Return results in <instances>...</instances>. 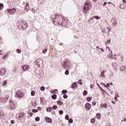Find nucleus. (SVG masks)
Wrapping results in <instances>:
<instances>
[{
    "label": "nucleus",
    "instance_id": "obj_57",
    "mask_svg": "<svg viewBox=\"0 0 126 126\" xmlns=\"http://www.w3.org/2000/svg\"><path fill=\"white\" fill-rule=\"evenodd\" d=\"M114 75V73H111V74L109 75L110 77H111V76H113Z\"/></svg>",
    "mask_w": 126,
    "mask_h": 126
},
{
    "label": "nucleus",
    "instance_id": "obj_27",
    "mask_svg": "<svg viewBox=\"0 0 126 126\" xmlns=\"http://www.w3.org/2000/svg\"><path fill=\"white\" fill-rule=\"evenodd\" d=\"M47 112H52V107H47L46 108Z\"/></svg>",
    "mask_w": 126,
    "mask_h": 126
},
{
    "label": "nucleus",
    "instance_id": "obj_60",
    "mask_svg": "<svg viewBox=\"0 0 126 126\" xmlns=\"http://www.w3.org/2000/svg\"><path fill=\"white\" fill-rule=\"evenodd\" d=\"M110 31H111V30H110V29H109L108 30V35H109V34H110Z\"/></svg>",
    "mask_w": 126,
    "mask_h": 126
},
{
    "label": "nucleus",
    "instance_id": "obj_25",
    "mask_svg": "<svg viewBox=\"0 0 126 126\" xmlns=\"http://www.w3.org/2000/svg\"><path fill=\"white\" fill-rule=\"evenodd\" d=\"M87 94H88V92H87V91H86V90L84 91L83 93V96H86V95H87Z\"/></svg>",
    "mask_w": 126,
    "mask_h": 126
},
{
    "label": "nucleus",
    "instance_id": "obj_17",
    "mask_svg": "<svg viewBox=\"0 0 126 126\" xmlns=\"http://www.w3.org/2000/svg\"><path fill=\"white\" fill-rule=\"evenodd\" d=\"M105 72H106V71L102 70L100 73V77H104V76H105V75H104Z\"/></svg>",
    "mask_w": 126,
    "mask_h": 126
},
{
    "label": "nucleus",
    "instance_id": "obj_59",
    "mask_svg": "<svg viewBox=\"0 0 126 126\" xmlns=\"http://www.w3.org/2000/svg\"><path fill=\"white\" fill-rule=\"evenodd\" d=\"M106 4H107V2H105L103 3V5L104 6H105V5H106Z\"/></svg>",
    "mask_w": 126,
    "mask_h": 126
},
{
    "label": "nucleus",
    "instance_id": "obj_32",
    "mask_svg": "<svg viewBox=\"0 0 126 126\" xmlns=\"http://www.w3.org/2000/svg\"><path fill=\"white\" fill-rule=\"evenodd\" d=\"M3 8V4L0 3V10Z\"/></svg>",
    "mask_w": 126,
    "mask_h": 126
},
{
    "label": "nucleus",
    "instance_id": "obj_52",
    "mask_svg": "<svg viewBox=\"0 0 126 126\" xmlns=\"http://www.w3.org/2000/svg\"><path fill=\"white\" fill-rule=\"evenodd\" d=\"M100 108H104V104L102 103L100 104Z\"/></svg>",
    "mask_w": 126,
    "mask_h": 126
},
{
    "label": "nucleus",
    "instance_id": "obj_6",
    "mask_svg": "<svg viewBox=\"0 0 126 126\" xmlns=\"http://www.w3.org/2000/svg\"><path fill=\"white\" fill-rule=\"evenodd\" d=\"M7 11L8 13H9L10 14H14V13L16 12V8H13L11 9H7Z\"/></svg>",
    "mask_w": 126,
    "mask_h": 126
},
{
    "label": "nucleus",
    "instance_id": "obj_51",
    "mask_svg": "<svg viewBox=\"0 0 126 126\" xmlns=\"http://www.w3.org/2000/svg\"><path fill=\"white\" fill-rule=\"evenodd\" d=\"M46 52H47V49H45V50H43L42 53H43V54H45V53H46Z\"/></svg>",
    "mask_w": 126,
    "mask_h": 126
},
{
    "label": "nucleus",
    "instance_id": "obj_16",
    "mask_svg": "<svg viewBox=\"0 0 126 126\" xmlns=\"http://www.w3.org/2000/svg\"><path fill=\"white\" fill-rule=\"evenodd\" d=\"M17 116H18V119H20V118H23V117H24V113H22L20 114H17Z\"/></svg>",
    "mask_w": 126,
    "mask_h": 126
},
{
    "label": "nucleus",
    "instance_id": "obj_62",
    "mask_svg": "<svg viewBox=\"0 0 126 126\" xmlns=\"http://www.w3.org/2000/svg\"><path fill=\"white\" fill-rule=\"evenodd\" d=\"M106 85H107V87H110V84L109 83H107L106 84Z\"/></svg>",
    "mask_w": 126,
    "mask_h": 126
},
{
    "label": "nucleus",
    "instance_id": "obj_24",
    "mask_svg": "<svg viewBox=\"0 0 126 126\" xmlns=\"http://www.w3.org/2000/svg\"><path fill=\"white\" fill-rule=\"evenodd\" d=\"M99 50H101V51L103 52H104V49H103L102 48H99V46H97L96 47V51H98V52H100V51H99Z\"/></svg>",
    "mask_w": 126,
    "mask_h": 126
},
{
    "label": "nucleus",
    "instance_id": "obj_19",
    "mask_svg": "<svg viewBox=\"0 0 126 126\" xmlns=\"http://www.w3.org/2000/svg\"><path fill=\"white\" fill-rule=\"evenodd\" d=\"M125 70V72H126V66H122L120 68V71H124Z\"/></svg>",
    "mask_w": 126,
    "mask_h": 126
},
{
    "label": "nucleus",
    "instance_id": "obj_48",
    "mask_svg": "<svg viewBox=\"0 0 126 126\" xmlns=\"http://www.w3.org/2000/svg\"><path fill=\"white\" fill-rule=\"evenodd\" d=\"M63 98H64V99H66L67 98V95L66 94H64L63 95Z\"/></svg>",
    "mask_w": 126,
    "mask_h": 126
},
{
    "label": "nucleus",
    "instance_id": "obj_46",
    "mask_svg": "<svg viewBox=\"0 0 126 126\" xmlns=\"http://www.w3.org/2000/svg\"><path fill=\"white\" fill-rule=\"evenodd\" d=\"M59 114H60V115H63V111L60 110L59 111Z\"/></svg>",
    "mask_w": 126,
    "mask_h": 126
},
{
    "label": "nucleus",
    "instance_id": "obj_53",
    "mask_svg": "<svg viewBox=\"0 0 126 126\" xmlns=\"http://www.w3.org/2000/svg\"><path fill=\"white\" fill-rule=\"evenodd\" d=\"M101 85H103L104 86V87H107V86H106V84H105V83H101Z\"/></svg>",
    "mask_w": 126,
    "mask_h": 126
},
{
    "label": "nucleus",
    "instance_id": "obj_11",
    "mask_svg": "<svg viewBox=\"0 0 126 126\" xmlns=\"http://www.w3.org/2000/svg\"><path fill=\"white\" fill-rule=\"evenodd\" d=\"M22 68L23 69L24 71H26L27 69H29V66L27 65H24L22 66Z\"/></svg>",
    "mask_w": 126,
    "mask_h": 126
},
{
    "label": "nucleus",
    "instance_id": "obj_22",
    "mask_svg": "<svg viewBox=\"0 0 126 126\" xmlns=\"http://www.w3.org/2000/svg\"><path fill=\"white\" fill-rule=\"evenodd\" d=\"M0 118H3V112L1 110H0Z\"/></svg>",
    "mask_w": 126,
    "mask_h": 126
},
{
    "label": "nucleus",
    "instance_id": "obj_35",
    "mask_svg": "<svg viewBox=\"0 0 126 126\" xmlns=\"http://www.w3.org/2000/svg\"><path fill=\"white\" fill-rule=\"evenodd\" d=\"M96 117L97 119H100V118H101V115L100 113L96 114Z\"/></svg>",
    "mask_w": 126,
    "mask_h": 126
},
{
    "label": "nucleus",
    "instance_id": "obj_43",
    "mask_svg": "<svg viewBox=\"0 0 126 126\" xmlns=\"http://www.w3.org/2000/svg\"><path fill=\"white\" fill-rule=\"evenodd\" d=\"M6 84H7V82L6 81H4L2 85H3V86H5Z\"/></svg>",
    "mask_w": 126,
    "mask_h": 126
},
{
    "label": "nucleus",
    "instance_id": "obj_21",
    "mask_svg": "<svg viewBox=\"0 0 126 126\" xmlns=\"http://www.w3.org/2000/svg\"><path fill=\"white\" fill-rule=\"evenodd\" d=\"M57 103L58 105H60V106H63V102L61 100H58Z\"/></svg>",
    "mask_w": 126,
    "mask_h": 126
},
{
    "label": "nucleus",
    "instance_id": "obj_55",
    "mask_svg": "<svg viewBox=\"0 0 126 126\" xmlns=\"http://www.w3.org/2000/svg\"><path fill=\"white\" fill-rule=\"evenodd\" d=\"M37 109L39 110V111H41V110H42V107H37Z\"/></svg>",
    "mask_w": 126,
    "mask_h": 126
},
{
    "label": "nucleus",
    "instance_id": "obj_36",
    "mask_svg": "<svg viewBox=\"0 0 126 126\" xmlns=\"http://www.w3.org/2000/svg\"><path fill=\"white\" fill-rule=\"evenodd\" d=\"M52 109L53 110H57V109H58V106H57V105H54L53 107H52Z\"/></svg>",
    "mask_w": 126,
    "mask_h": 126
},
{
    "label": "nucleus",
    "instance_id": "obj_1",
    "mask_svg": "<svg viewBox=\"0 0 126 126\" xmlns=\"http://www.w3.org/2000/svg\"><path fill=\"white\" fill-rule=\"evenodd\" d=\"M50 18H51V20H52L54 23L56 22V23L60 24V25H63L65 28L70 27V23H69V21L65 20L61 15L52 14Z\"/></svg>",
    "mask_w": 126,
    "mask_h": 126
},
{
    "label": "nucleus",
    "instance_id": "obj_3",
    "mask_svg": "<svg viewBox=\"0 0 126 126\" xmlns=\"http://www.w3.org/2000/svg\"><path fill=\"white\" fill-rule=\"evenodd\" d=\"M23 95H24V94L20 90L17 91L16 93V97H17V98H20L23 96Z\"/></svg>",
    "mask_w": 126,
    "mask_h": 126
},
{
    "label": "nucleus",
    "instance_id": "obj_45",
    "mask_svg": "<svg viewBox=\"0 0 126 126\" xmlns=\"http://www.w3.org/2000/svg\"><path fill=\"white\" fill-rule=\"evenodd\" d=\"M68 73H69V71H68V70H66L65 71V75H68Z\"/></svg>",
    "mask_w": 126,
    "mask_h": 126
},
{
    "label": "nucleus",
    "instance_id": "obj_15",
    "mask_svg": "<svg viewBox=\"0 0 126 126\" xmlns=\"http://www.w3.org/2000/svg\"><path fill=\"white\" fill-rule=\"evenodd\" d=\"M112 65H113V66H114V69L115 70H118V68H117V63L116 62L113 63H112Z\"/></svg>",
    "mask_w": 126,
    "mask_h": 126
},
{
    "label": "nucleus",
    "instance_id": "obj_38",
    "mask_svg": "<svg viewBox=\"0 0 126 126\" xmlns=\"http://www.w3.org/2000/svg\"><path fill=\"white\" fill-rule=\"evenodd\" d=\"M32 113H37L38 110L35 109H33L32 110Z\"/></svg>",
    "mask_w": 126,
    "mask_h": 126
},
{
    "label": "nucleus",
    "instance_id": "obj_41",
    "mask_svg": "<svg viewBox=\"0 0 126 126\" xmlns=\"http://www.w3.org/2000/svg\"><path fill=\"white\" fill-rule=\"evenodd\" d=\"M103 108H108V105H107V103H105L103 104Z\"/></svg>",
    "mask_w": 126,
    "mask_h": 126
},
{
    "label": "nucleus",
    "instance_id": "obj_26",
    "mask_svg": "<svg viewBox=\"0 0 126 126\" xmlns=\"http://www.w3.org/2000/svg\"><path fill=\"white\" fill-rule=\"evenodd\" d=\"M51 98L53 99V100H56L57 99V95L56 94H53L52 95Z\"/></svg>",
    "mask_w": 126,
    "mask_h": 126
},
{
    "label": "nucleus",
    "instance_id": "obj_8",
    "mask_svg": "<svg viewBox=\"0 0 126 126\" xmlns=\"http://www.w3.org/2000/svg\"><path fill=\"white\" fill-rule=\"evenodd\" d=\"M24 10L26 12H28L29 10H30V7H29V3L26 2V5H25V9Z\"/></svg>",
    "mask_w": 126,
    "mask_h": 126
},
{
    "label": "nucleus",
    "instance_id": "obj_34",
    "mask_svg": "<svg viewBox=\"0 0 126 126\" xmlns=\"http://www.w3.org/2000/svg\"><path fill=\"white\" fill-rule=\"evenodd\" d=\"M7 57V53H5V55L3 56L2 59L3 60H5V59H6Z\"/></svg>",
    "mask_w": 126,
    "mask_h": 126
},
{
    "label": "nucleus",
    "instance_id": "obj_28",
    "mask_svg": "<svg viewBox=\"0 0 126 126\" xmlns=\"http://www.w3.org/2000/svg\"><path fill=\"white\" fill-rule=\"evenodd\" d=\"M68 123H69V124H72L73 123V120H72V119L69 118L68 119Z\"/></svg>",
    "mask_w": 126,
    "mask_h": 126
},
{
    "label": "nucleus",
    "instance_id": "obj_54",
    "mask_svg": "<svg viewBox=\"0 0 126 126\" xmlns=\"http://www.w3.org/2000/svg\"><path fill=\"white\" fill-rule=\"evenodd\" d=\"M93 106H96V102H93Z\"/></svg>",
    "mask_w": 126,
    "mask_h": 126
},
{
    "label": "nucleus",
    "instance_id": "obj_47",
    "mask_svg": "<svg viewBox=\"0 0 126 126\" xmlns=\"http://www.w3.org/2000/svg\"><path fill=\"white\" fill-rule=\"evenodd\" d=\"M110 42H111V38H109V39H108V40H107V41L106 42H105L106 45L107 46V43H110Z\"/></svg>",
    "mask_w": 126,
    "mask_h": 126
},
{
    "label": "nucleus",
    "instance_id": "obj_44",
    "mask_svg": "<svg viewBox=\"0 0 126 126\" xmlns=\"http://www.w3.org/2000/svg\"><path fill=\"white\" fill-rule=\"evenodd\" d=\"M16 52L17 53H18V54H20V53H21V50L20 49H17L16 50Z\"/></svg>",
    "mask_w": 126,
    "mask_h": 126
},
{
    "label": "nucleus",
    "instance_id": "obj_37",
    "mask_svg": "<svg viewBox=\"0 0 126 126\" xmlns=\"http://www.w3.org/2000/svg\"><path fill=\"white\" fill-rule=\"evenodd\" d=\"M36 122H39L40 121V117H36L35 119Z\"/></svg>",
    "mask_w": 126,
    "mask_h": 126
},
{
    "label": "nucleus",
    "instance_id": "obj_58",
    "mask_svg": "<svg viewBox=\"0 0 126 126\" xmlns=\"http://www.w3.org/2000/svg\"><path fill=\"white\" fill-rule=\"evenodd\" d=\"M11 124H14V121H13V120L11 121Z\"/></svg>",
    "mask_w": 126,
    "mask_h": 126
},
{
    "label": "nucleus",
    "instance_id": "obj_23",
    "mask_svg": "<svg viewBox=\"0 0 126 126\" xmlns=\"http://www.w3.org/2000/svg\"><path fill=\"white\" fill-rule=\"evenodd\" d=\"M93 17H94V18H95V19H97V20H99V19H100V17H99L98 16H95L94 17H93L92 18H91L90 19L92 20L93 19Z\"/></svg>",
    "mask_w": 126,
    "mask_h": 126
},
{
    "label": "nucleus",
    "instance_id": "obj_61",
    "mask_svg": "<svg viewBox=\"0 0 126 126\" xmlns=\"http://www.w3.org/2000/svg\"><path fill=\"white\" fill-rule=\"evenodd\" d=\"M2 52V50H0V56H2V53H1Z\"/></svg>",
    "mask_w": 126,
    "mask_h": 126
},
{
    "label": "nucleus",
    "instance_id": "obj_10",
    "mask_svg": "<svg viewBox=\"0 0 126 126\" xmlns=\"http://www.w3.org/2000/svg\"><path fill=\"white\" fill-rule=\"evenodd\" d=\"M6 73V70H5V69L4 68L1 69L0 71V75H4V74H5Z\"/></svg>",
    "mask_w": 126,
    "mask_h": 126
},
{
    "label": "nucleus",
    "instance_id": "obj_42",
    "mask_svg": "<svg viewBox=\"0 0 126 126\" xmlns=\"http://www.w3.org/2000/svg\"><path fill=\"white\" fill-rule=\"evenodd\" d=\"M45 87L44 86H42L41 88H40V90H41V91H45Z\"/></svg>",
    "mask_w": 126,
    "mask_h": 126
},
{
    "label": "nucleus",
    "instance_id": "obj_29",
    "mask_svg": "<svg viewBox=\"0 0 126 126\" xmlns=\"http://www.w3.org/2000/svg\"><path fill=\"white\" fill-rule=\"evenodd\" d=\"M62 94H66L67 93V91L66 90H63L62 92Z\"/></svg>",
    "mask_w": 126,
    "mask_h": 126
},
{
    "label": "nucleus",
    "instance_id": "obj_56",
    "mask_svg": "<svg viewBox=\"0 0 126 126\" xmlns=\"http://www.w3.org/2000/svg\"><path fill=\"white\" fill-rule=\"evenodd\" d=\"M33 113H31L30 114V117H32V116H33Z\"/></svg>",
    "mask_w": 126,
    "mask_h": 126
},
{
    "label": "nucleus",
    "instance_id": "obj_2",
    "mask_svg": "<svg viewBox=\"0 0 126 126\" xmlns=\"http://www.w3.org/2000/svg\"><path fill=\"white\" fill-rule=\"evenodd\" d=\"M91 7H92V6L91 5V2L89 0L87 1L83 7V10L85 13H87V12L91 9Z\"/></svg>",
    "mask_w": 126,
    "mask_h": 126
},
{
    "label": "nucleus",
    "instance_id": "obj_31",
    "mask_svg": "<svg viewBox=\"0 0 126 126\" xmlns=\"http://www.w3.org/2000/svg\"><path fill=\"white\" fill-rule=\"evenodd\" d=\"M92 124H95V118H92L91 120Z\"/></svg>",
    "mask_w": 126,
    "mask_h": 126
},
{
    "label": "nucleus",
    "instance_id": "obj_33",
    "mask_svg": "<svg viewBox=\"0 0 126 126\" xmlns=\"http://www.w3.org/2000/svg\"><path fill=\"white\" fill-rule=\"evenodd\" d=\"M92 99V97H88L87 98V101H88V102H90V101Z\"/></svg>",
    "mask_w": 126,
    "mask_h": 126
},
{
    "label": "nucleus",
    "instance_id": "obj_7",
    "mask_svg": "<svg viewBox=\"0 0 126 126\" xmlns=\"http://www.w3.org/2000/svg\"><path fill=\"white\" fill-rule=\"evenodd\" d=\"M63 66V67H64V68H65V69H66L67 67H69V65L68 64V62L67 61H64Z\"/></svg>",
    "mask_w": 126,
    "mask_h": 126
},
{
    "label": "nucleus",
    "instance_id": "obj_18",
    "mask_svg": "<svg viewBox=\"0 0 126 126\" xmlns=\"http://www.w3.org/2000/svg\"><path fill=\"white\" fill-rule=\"evenodd\" d=\"M120 8L121 9H125V8H126V6L125 5V4L124 3H122L120 5Z\"/></svg>",
    "mask_w": 126,
    "mask_h": 126
},
{
    "label": "nucleus",
    "instance_id": "obj_50",
    "mask_svg": "<svg viewBox=\"0 0 126 126\" xmlns=\"http://www.w3.org/2000/svg\"><path fill=\"white\" fill-rule=\"evenodd\" d=\"M100 89H101V91H103V94H104V93H106V91H105V90H103V89H102V88H100Z\"/></svg>",
    "mask_w": 126,
    "mask_h": 126
},
{
    "label": "nucleus",
    "instance_id": "obj_4",
    "mask_svg": "<svg viewBox=\"0 0 126 126\" xmlns=\"http://www.w3.org/2000/svg\"><path fill=\"white\" fill-rule=\"evenodd\" d=\"M7 99H8V96L3 95L1 98H0V102L4 103L5 102H6Z\"/></svg>",
    "mask_w": 126,
    "mask_h": 126
},
{
    "label": "nucleus",
    "instance_id": "obj_13",
    "mask_svg": "<svg viewBox=\"0 0 126 126\" xmlns=\"http://www.w3.org/2000/svg\"><path fill=\"white\" fill-rule=\"evenodd\" d=\"M85 107L87 110H90V109H91V104L89 103H87L86 104Z\"/></svg>",
    "mask_w": 126,
    "mask_h": 126
},
{
    "label": "nucleus",
    "instance_id": "obj_30",
    "mask_svg": "<svg viewBox=\"0 0 126 126\" xmlns=\"http://www.w3.org/2000/svg\"><path fill=\"white\" fill-rule=\"evenodd\" d=\"M82 79H79V81H78V84H80V85H82Z\"/></svg>",
    "mask_w": 126,
    "mask_h": 126
},
{
    "label": "nucleus",
    "instance_id": "obj_20",
    "mask_svg": "<svg viewBox=\"0 0 126 126\" xmlns=\"http://www.w3.org/2000/svg\"><path fill=\"white\" fill-rule=\"evenodd\" d=\"M75 87H77V83L75 82L72 85V88H75Z\"/></svg>",
    "mask_w": 126,
    "mask_h": 126
},
{
    "label": "nucleus",
    "instance_id": "obj_40",
    "mask_svg": "<svg viewBox=\"0 0 126 126\" xmlns=\"http://www.w3.org/2000/svg\"><path fill=\"white\" fill-rule=\"evenodd\" d=\"M32 96H34L35 95V92L34 91H32L31 93Z\"/></svg>",
    "mask_w": 126,
    "mask_h": 126
},
{
    "label": "nucleus",
    "instance_id": "obj_39",
    "mask_svg": "<svg viewBox=\"0 0 126 126\" xmlns=\"http://www.w3.org/2000/svg\"><path fill=\"white\" fill-rule=\"evenodd\" d=\"M65 120H68L69 119V116L68 115H66L65 116Z\"/></svg>",
    "mask_w": 126,
    "mask_h": 126
},
{
    "label": "nucleus",
    "instance_id": "obj_64",
    "mask_svg": "<svg viewBox=\"0 0 126 126\" xmlns=\"http://www.w3.org/2000/svg\"><path fill=\"white\" fill-rule=\"evenodd\" d=\"M74 38H76V39H77V38H78V36H74Z\"/></svg>",
    "mask_w": 126,
    "mask_h": 126
},
{
    "label": "nucleus",
    "instance_id": "obj_12",
    "mask_svg": "<svg viewBox=\"0 0 126 126\" xmlns=\"http://www.w3.org/2000/svg\"><path fill=\"white\" fill-rule=\"evenodd\" d=\"M45 120L46 123H49V124H52L53 123V121L52 120V119L49 117H45Z\"/></svg>",
    "mask_w": 126,
    "mask_h": 126
},
{
    "label": "nucleus",
    "instance_id": "obj_5",
    "mask_svg": "<svg viewBox=\"0 0 126 126\" xmlns=\"http://www.w3.org/2000/svg\"><path fill=\"white\" fill-rule=\"evenodd\" d=\"M111 23H112L113 26H116L118 25V21L116 19V17H113L111 19Z\"/></svg>",
    "mask_w": 126,
    "mask_h": 126
},
{
    "label": "nucleus",
    "instance_id": "obj_49",
    "mask_svg": "<svg viewBox=\"0 0 126 126\" xmlns=\"http://www.w3.org/2000/svg\"><path fill=\"white\" fill-rule=\"evenodd\" d=\"M32 11L33 13H35V9L34 8H32Z\"/></svg>",
    "mask_w": 126,
    "mask_h": 126
},
{
    "label": "nucleus",
    "instance_id": "obj_63",
    "mask_svg": "<svg viewBox=\"0 0 126 126\" xmlns=\"http://www.w3.org/2000/svg\"><path fill=\"white\" fill-rule=\"evenodd\" d=\"M122 122H126V119L125 118L123 120H122Z\"/></svg>",
    "mask_w": 126,
    "mask_h": 126
},
{
    "label": "nucleus",
    "instance_id": "obj_9",
    "mask_svg": "<svg viewBox=\"0 0 126 126\" xmlns=\"http://www.w3.org/2000/svg\"><path fill=\"white\" fill-rule=\"evenodd\" d=\"M106 50H108L110 54H111V56L109 57V59H113V52L111 50V49H110L109 46L106 47Z\"/></svg>",
    "mask_w": 126,
    "mask_h": 126
},
{
    "label": "nucleus",
    "instance_id": "obj_14",
    "mask_svg": "<svg viewBox=\"0 0 126 126\" xmlns=\"http://www.w3.org/2000/svg\"><path fill=\"white\" fill-rule=\"evenodd\" d=\"M37 63L38 64H43V60L41 59H38L37 60Z\"/></svg>",
    "mask_w": 126,
    "mask_h": 126
}]
</instances>
